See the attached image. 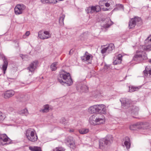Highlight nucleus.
I'll return each instance as SVG.
<instances>
[{
	"label": "nucleus",
	"mask_w": 151,
	"mask_h": 151,
	"mask_svg": "<svg viewBox=\"0 0 151 151\" xmlns=\"http://www.w3.org/2000/svg\"><path fill=\"white\" fill-rule=\"evenodd\" d=\"M58 80L59 82L63 85L66 84L67 86H70L73 83L70 74L64 71H61L60 73V77Z\"/></svg>",
	"instance_id": "nucleus-1"
},
{
	"label": "nucleus",
	"mask_w": 151,
	"mask_h": 151,
	"mask_svg": "<svg viewBox=\"0 0 151 151\" xmlns=\"http://www.w3.org/2000/svg\"><path fill=\"white\" fill-rule=\"evenodd\" d=\"M26 135L27 138L30 141L34 142L37 139V137L35 131L32 129H28L26 132Z\"/></svg>",
	"instance_id": "nucleus-2"
},
{
	"label": "nucleus",
	"mask_w": 151,
	"mask_h": 151,
	"mask_svg": "<svg viewBox=\"0 0 151 151\" xmlns=\"http://www.w3.org/2000/svg\"><path fill=\"white\" fill-rule=\"evenodd\" d=\"M113 138L111 135H109L106 136L102 139L99 142V146L101 148H103L106 145H109L113 141Z\"/></svg>",
	"instance_id": "nucleus-3"
},
{
	"label": "nucleus",
	"mask_w": 151,
	"mask_h": 151,
	"mask_svg": "<svg viewBox=\"0 0 151 151\" xmlns=\"http://www.w3.org/2000/svg\"><path fill=\"white\" fill-rule=\"evenodd\" d=\"M142 21L140 17H135L134 18L131 19L129 24V29H132L136 25L138 26L142 24Z\"/></svg>",
	"instance_id": "nucleus-4"
},
{
	"label": "nucleus",
	"mask_w": 151,
	"mask_h": 151,
	"mask_svg": "<svg viewBox=\"0 0 151 151\" xmlns=\"http://www.w3.org/2000/svg\"><path fill=\"white\" fill-rule=\"evenodd\" d=\"M101 10V7L98 5L89 6L87 8L86 12L87 13L92 14L95 12H98Z\"/></svg>",
	"instance_id": "nucleus-5"
},
{
	"label": "nucleus",
	"mask_w": 151,
	"mask_h": 151,
	"mask_svg": "<svg viewBox=\"0 0 151 151\" xmlns=\"http://www.w3.org/2000/svg\"><path fill=\"white\" fill-rule=\"evenodd\" d=\"M26 8L25 6L23 4H18L14 8V12L16 15H19L22 13Z\"/></svg>",
	"instance_id": "nucleus-6"
},
{
	"label": "nucleus",
	"mask_w": 151,
	"mask_h": 151,
	"mask_svg": "<svg viewBox=\"0 0 151 151\" xmlns=\"http://www.w3.org/2000/svg\"><path fill=\"white\" fill-rule=\"evenodd\" d=\"M66 143L70 148L74 149L76 148L74 140L73 137H68L66 139Z\"/></svg>",
	"instance_id": "nucleus-7"
},
{
	"label": "nucleus",
	"mask_w": 151,
	"mask_h": 151,
	"mask_svg": "<svg viewBox=\"0 0 151 151\" xmlns=\"http://www.w3.org/2000/svg\"><path fill=\"white\" fill-rule=\"evenodd\" d=\"M10 139L5 134H0V144L2 145H5V142H8V144L10 143Z\"/></svg>",
	"instance_id": "nucleus-8"
},
{
	"label": "nucleus",
	"mask_w": 151,
	"mask_h": 151,
	"mask_svg": "<svg viewBox=\"0 0 151 151\" xmlns=\"http://www.w3.org/2000/svg\"><path fill=\"white\" fill-rule=\"evenodd\" d=\"M121 102L122 106L123 108L127 109L129 107L131 103V101L130 100L127 99L125 98H121L120 100Z\"/></svg>",
	"instance_id": "nucleus-9"
},
{
	"label": "nucleus",
	"mask_w": 151,
	"mask_h": 151,
	"mask_svg": "<svg viewBox=\"0 0 151 151\" xmlns=\"http://www.w3.org/2000/svg\"><path fill=\"white\" fill-rule=\"evenodd\" d=\"M38 64V61L35 60L29 64V66L27 67V69L29 70V72H31L32 74L34 73Z\"/></svg>",
	"instance_id": "nucleus-10"
},
{
	"label": "nucleus",
	"mask_w": 151,
	"mask_h": 151,
	"mask_svg": "<svg viewBox=\"0 0 151 151\" xmlns=\"http://www.w3.org/2000/svg\"><path fill=\"white\" fill-rule=\"evenodd\" d=\"M147 58V57L145 56H142L141 54H135L134 55L133 60L136 61L137 63H139L142 61L144 60H146Z\"/></svg>",
	"instance_id": "nucleus-11"
},
{
	"label": "nucleus",
	"mask_w": 151,
	"mask_h": 151,
	"mask_svg": "<svg viewBox=\"0 0 151 151\" xmlns=\"http://www.w3.org/2000/svg\"><path fill=\"white\" fill-rule=\"evenodd\" d=\"M99 108V104H97L90 106L88 110V111L91 114L97 113H99L100 109Z\"/></svg>",
	"instance_id": "nucleus-12"
},
{
	"label": "nucleus",
	"mask_w": 151,
	"mask_h": 151,
	"mask_svg": "<svg viewBox=\"0 0 151 151\" xmlns=\"http://www.w3.org/2000/svg\"><path fill=\"white\" fill-rule=\"evenodd\" d=\"M105 121L104 116L103 115H100L96 116V125L103 124Z\"/></svg>",
	"instance_id": "nucleus-13"
},
{
	"label": "nucleus",
	"mask_w": 151,
	"mask_h": 151,
	"mask_svg": "<svg viewBox=\"0 0 151 151\" xmlns=\"http://www.w3.org/2000/svg\"><path fill=\"white\" fill-rule=\"evenodd\" d=\"M4 63L2 65H0V68L1 69L4 74L5 73V71L6 70L7 68L8 65V62L7 59L4 58L3 60Z\"/></svg>",
	"instance_id": "nucleus-14"
},
{
	"label": "nucleus",
	"mask_w": 151,
	"mask_h": 151,
	"mask_svg": "<svg viewBox=\"0 0 151 151\" xmlns=\"http://www.w3.org/2000/svg\"><path fill=\"white\" fill-rule=\"evenodd\" d=\"M91 55L88 53L87 52H85V54L84 55V56L81 58L84 61L86 62L87 63H90V60L91 56Z\"/></svg>",
	"instance_id": "nucleus-15"
},
{
	"label": "nucleus",
	"mask_w": 151,
	"mask_h": 151,
	"mask_svg": "<svg viewBox=\"0 0 151 151\" xmlns=\"http://www.w3.org/2000/svg\"><path fill=\"white\" fill-rule=\"evenodd\" d=\"M15 92L12 90H9L6 91L4 93V96L5 99H7L13 96Z\"/></svg>",
	"instance_id": "nucleus-16"
},
{
	"label": "nucleus",
	"mask_w": 151,
	"mask_h": 151,
	"mask_svg": "<svg viewBox=\"0 0 151 151\" xmlns=\"http://www.w3.org/2000/svg\"><path fill=\"white\" fill-rule=\"evenodd\" d=\"M137 130V129H145L147 128V125L145 123L137 122L136 123Z\"/></svg>",
	"instance_id": "nucleus-17"
},
{
	"label": "nucleus",
	"mask_w": 151,
	"mask_h": 151,
	"mask_svg": "<svg viewBox=\"0 0 151 151\" xmlns=\"http://www.w3.org/2000/svg\"><path fill=\"white\" fill-rule=\"evenodd\" d=\"M99 108L100 109L99 111V113L105 114L106 113V106L104 104H99Z\"/></svg>",
	"instance_id": "nucleus-18"
},
{
	"label": "nucleus",
	"mask_w": 151,
	"mask_h": 151,
	"mask_svg": "<svg viewBox=\"0 0 151 151\" xmlns=\"http://www.w3.org/2000/svg\"><path fill=\"white\" fill-rule=\"evenodd\" d=\"M45 35H47V31H45L43 32L42 31H40L38 32V37L41 39L47 38V37H46Z\"/></svg>",
	"instance_id": "nucleus-19"
},
{
	"label": "nucleus",
	"mask_w": 151,
	"mask_h": 151,
	"mask_svg": "<svg viewBox=\"0 0 151 151\" xmlns=\"http://www.w3.org/2000/svg\"><path fill=\"white\" fill-rule=\"evenodd\" d=\"M125 141L124 142V145L126 147L127 149H129L130 147V139L128 137H126L125 138Z\"/></svg>",
	"instance_id": "nucleus-20"
},
{
	"label": "nucleus",
	"mask_w": 151,
	"mask_h": 151,
	"mask_svg": "<svg viewBox=\"0 0 151 151\" xmlns=\"http://www.w3.org/2000/svg\"><path fill=\"white\" fill-rule=\"evenodd\" d=\"M89 122L90 124L92 125H96V117L93 115L89 118Z\"/></svg>",
	"instance_id": "nucleus-21"
},
{
	"label": "nucleus",
	"mask_w": 151,
	"mask_h": 151,
	"mask_svg": "<svg viewBox=\"0 0 151 151\" xmlns=\"http://www.w3.org/2000/svg\"><path fill=\"white\" fill-rule=\"evenodd\" d=\"M89 34L87 32H85L81 35L80 36V39L81 40H84L88 37Z\"/></svg>",
	"instance_id": "nucleus-22"
},
{
	"label": "nucleus",
	"mask_w": 151,
	"mask_h": 151,
	"mask_svg": "<svg viewBox=\"0 0 151 151\" xmlns=\"http://www.w3.org/2000/svg\"><path fill=\"white\" fill-rule=\"evenodd\" d=\"M107 49V53H111L112 50L114 49V44L111 43L109 44L108 46L106 47Z\"/></svg>",
	"instance_id": "nucleus-23"
},
{
	"label": "nucleus",
	"mask_w": 151,
	"mask_h": 151,
	"mask_svg": "<svg viewBox=\"0 0 151 151\" xmlns=\"http://www.w3.org/2000/svg\"><path fill=\"white\" fill-rule=\"evenodd\" d=\"M132 114L137 115L138 114L139 109L138 107L136 106H133L132 108Z\"/></svg>",
	"instance_id": "nucleus-24"
},
{
	"label": "nucleus",
	"mask_w": 151,
	"mask_h": 151,
	"mask_svg": "<svg viewBox=\"0 0 151 151\" xmlns=\"http://www.w3.org/2000/svg\"><path fill=\"white\" fill-rule=\"evenodd\" d=\"M65 16L64 14H61L59 19V24L60 26H63L64 25L63 20Z\"/></svg>",
	"instance_id": "nucleus-25"
},
{
	"label": "nucleus",
	"mask_w": 151,
	"mask_h": 151,
	"mask_svg": "<svg viewBox=\"0 0 151 151\" xmlns=\"http://www.w3.org/2000/svg\"><path fill=\"white\" fill-rule=\"evenodd\" d=\"M141 86H129V91L130 92H133L136 91L138 89L140 88Z\"/></svg>",
	"instance_id": "nucleus-26"
},
{
	"label": "nucleus",
	"mask_w": 151,
	"mask_h": 151,
	"mask_svg": "<svg viewBox=\"0 0 151 151\" xmlns=\"http://www.w3.org/2000/svg\"><path fill=\"white\" fill-rule=\"evenodd\" d=\"M58 64L57 62L53 63L50 65V68L52 71H54L57 68L56 67Z\"/></svg>",
	"instance_id": "nucleus-27"
},
{
	"label": "nucleus",
	"mask_w": 151,
	"mask_h": 151,
	"mask_svg": "<svg viewBox=\"0 0 151 151\" xmlns=\"http://www.w3.org/2000/svg\"><path fill=\"white\" fill-rule=\"evenodd\" d=\"M89 131L88 129L82 128L79 130V132L81 134H85L88 133Z\"/></svg>",
	"instance_id": "nucleus-28"
},
{
	"label": "nucleus",
	"mask_w": 151,
	"mask_h": 151,
	"mask_svg": "<svg viewBox=\"0 0 151 151\" xmlns=\"http://www.w3.org/2000/svg\"><path fill=\"white\" fill-rule=\"evenodd\" d=\"M29 148L32 151H42L40 147L36 146L34 147H30Z\"/></svg>",
	"instance_id": "nucleus-29"
},
{
	"label": "nucleus",
	"mask_w": 151,
	"mask_h": 151,
	"mask_svg": "<svg viewBox=\"0 0 151 151\" xmlns=\"http://www.w3.org/2000/svg\"><path fill=\"white\" fill-rule=\"evenodd\" d=\"M19 114L21 115L27 116L28 114V110L26 109L22 110L20 111Z\"/></svg>",
	"instance_id": "nucleus-30"
},
{
	"label": "nucleus",
	"mask_w": 151,
	"mask_h": 151,
	"mask_svg": "<svg viewBox=\"0 0 151 151\" xmlns=\"http://www.w3.org/2000/svg\"><path fill=\"white\" fill-rule=\"evenodd\" d=\"M142 48L147 51L151 50V45H147L146 46H142Z\"/></svg>",
	"instance_id": "nucleus-31"
},
{
	"label": "nucleus",
	"mask_w": 151,
	"mask_h": 151,
	"mask_svg": "<svg viewBox=\"0 0 151 151\" xmlns=\"http://www.w3.org/2000/svg\"><path fill=\"white\" fill-rule=\"evenodd\" d=\"M144 73L145 76H148V74H149V76L151 77V70H149L148 71L146 70V68H145V70L143 71Z\"/></svg>",
	"instance_id": "nucleus-32"
},
{
	"label": "nucleus",
	"mask_w": 151,
	"mask_h": 151,
	"mask_svg": "<svg viewBox=\"0 0 151 151\" xmlns=\"http://www.w3.org/2000/svg\"><path fill=\"white\" fill-rule=\"evenodd\" d=\"M81 89L83 90V91L86 92L88 90V87L86 85H83L81 87Z\"/></svg>",
	"instance_id": "nucleus-33"
},
{
	"label": "nucleus",
	"mask_w": 151,
	"mask_h": 151,
	"mask_svg": "<svg viewBox=\"0 0 151 151\" xmlns=\"http://www.w3.org/2000/svg\"><path fill=\"white\" fill-rule=\"evenodd\" d=\"M129 128L132 130H137L136 124L131 125L129 127Z\"/></svg>",
	"instance_id": "nucleus-34"
},
{
	"label": "nucleus",
	"mask_w": 151,
	"mask_h": 151,
	"mask_svg": "<svg viewBox=\"0 0 151 151\" xmlns=\"http://www.w3.org/2000/svg\"><path fill=\"white\" fill-rule=\"evenodd\" d=\"M60 122L61 123L65 125L67 124V121L63 117L61 119Z\"/></svg>",
	"instance_id": "nucleus-35"
},
{
	"label": "nucleus",
	"mask_w": 151,
	"mask_h": 151,
	"mask_svg": "<svg viewBox=\"0 0 151 151\" xmlns=\"http://www.w3.org/2000/svg\"><path fill=\"white\" fill-rule=\"evenodd\" d=\"M106 2L105 0H103L101 1H99V6H103L105 5V2Z\"/></svg>",
	"instance_id": "nucleus-36"
},
{
	"label": "nucleus",
	"mask_w": 151,
	"mask_h": 151,
	"mask_svg": "<svg viewBox=\"0 0 151 151\" xmlns=\"http://www.w3.org/2000/svg\"><path fill=\"white\" fill-rule=\"evenodd\" d=\"M106 47V48L102 49L101 50V52L102 54H104V53H107V51Z\"/></svg>",
	"instance_id": "nucleus-37"
},
{
	"label": "nucleus",
	"mask_w": 151,
	"mask_h": 151,
	"mask_svg": "<svg viewBox=\"0 0 151 151\" xmlns=\"http://www.w3.org/2000/svg\"><path fill=\"white\" fill-rule=\"evenodd\" d=\"M47 111V104H46L45 108L40 110V111L43 113L46 112Z\"/></svg>",
	"instance_id": "nucleus-38"
},
{
	"label": "nucleus",
	"mask_w": 151,
	"mask_h": 151,
	"mask_svg": "<svg viewBox=\"0 0 151 151\" xmlns=\"http://www.w3.org/2000/svg\"><path fill=\"white\" fill-rule=\"evenodd\" d=\"M151 42V35H150L145 41V42Z\"/></svg>",
	"instance_id": "nucleus-39"
},
{
	"label": "nucleus",
	"mask_w": 151,
	"mask_h": 151,
	"mask_svg": "<svg viewBox=\"0 0 151 151\" xmlns=\"http://www.w3.org/2000/svg\"><path fill=\"white\" fill-rule=\"evenodd\" d=\"M57 0H48V3L55 4L58 2Z\"/></svg>",
	"instance_id": "nucleus-40"
},
{
	"label": "nucleus",
	"mask_w": 151,
	"mask_h": 151,
	"mask_svg": "<svg viewBox=\"0 0 151 151\" xmlns=\"http://www.w3.org/2000/svg\"><path fill=\"white\" fill-rule=\"evenodd\" d=\"M110 22H111V24H106L104 25V27L105 28H108L112 24H113V22H111V21L110 20Z\"/></svg>",
	"instance_id": "nucleus-41"
},
{
	"label": "nucleus",
	"mask_w": 151,
	"mask_h": 151,
	"mask_svg": "<svg viewBox=\"0 0 151 151\" xmlns=\"http://www.w3.org/2000/svg\"><path fill=\"white\" fill-rule=\"evenodd\" d=\"M122 57V56L121 54H119L117 56L116 59L118 60L121 61V62Z\"/></svg>",
	"instance_id": "nucleus-42"
},
{
	"label": "nucleus",
	"mask_w": 151,
	"mask_h": 151,
	"mask_svg": "<svg viewBox=\"0 0 151 151\" xmlns=\"http://www.w3.org/2000/svg\"><path fill=\"white\" fill-rule=\"evenodd\" d=\"M4 114L0 111V121L4 119Z\"/></svg>",
	"instance_id": "nucleus-43"
},
{
	"label": "nucleus",
	"mask_w": 151,
	"mask_h": 151,
	"mask_svg": "<svg viewBox=\"0 0 151 151\" xmlns=\"http://www.w3.org/2000/svg\"><path fill=\"white\" fill-rule=\"evenodd\" d=\"M121 62V61L118 60L116 59L113 62V63L114 65H117L120 63Z\"/></svg>",
	"instance_id": "nucleus-44"
},
{
	"label": "nucleus",
	"mask_w": 151,
	"mask_h": 151,
	"mask_svg": "<svg viewBox=\"0 0 151 151\" xmlns=\"http://www.w3.org/2000/svg\"><path fill=\"white\" fill-rule=\"evenodd\" d=\"M29 34H30V32H29V31L27 32L25 34V35H23V38H25L24 36H28L29 35Z\"/></svg>",
	"instance_id": "nucleus-45"
},
{
	"label": "nucleus",
	"mask_w": 151,
	"mask_h": 151,
	"mask_svg": "<svg viewBox=\"0 0 151 151\" xmlns=\"http://www.w3.org/2000/svg\"><path fill=\"white\" fill-rule=\"evenodd\" d=\"M117 7L118 8H120V9H123L124 6L122 4H118L117 5Z\"/></svg>",
	"instance_id": "nucleus-46"
},
{
	"label": "nucleus",
	"mask_w": 151,
	"mask_h": 151,
	"mask_svg": "<svg viewBox=\"0 0 151 151\" xmlns=\"http://www.w3.org/2000/svg\"><path fill=\"white\" fill-rule=\"evenodd\" d=\"M41 2L44 4H46L47 3V0H40Z\"/></svg>",
	"instance_id": "nucleus-47"
},
{
	"label": "nucleus",
	"mask_w": 151,
	"mask_h": 151,
	"mask_svg": "<svg viewBox=\"0 0 151 151\" xmlns=\"http://www.w3.org/2000/svg\"><path fill=\"white\" fill-rule=\"evenodd\" d=\"M105 5L106 7H109L110 6V4L109 3H107V2H106L105 3Z\"/></svg>",
	"instance_id": "nucleus-48"
},
{
	"label": "nucleus",
	"mask_w": 151,
	"mask_h": 151,
	"mask_svg": "<svg viewBox=\"0 0 151 151\" xmlns=\"http://www.w3.org/2000/svg\"><path fill=\"white\" fill-rule=\"evenodd\" d=\"M53 109L52 107L50 106H49L48 105V111L49 110H52Z\"/></svg>",
	"instance_id": "nucleus-49"
},
{
	"label": "nucleus",
	"mask_w": 151,
	"mask_h": 151,
	"mask_svg": "<svg viewBox=\"0 0 151 151\" xmlns=\"http://www.w3.org/2000/svg\"><path fill=\"white\" fill-rule=\"evenodd\" d=\"M20 56L22 58V59H24V55H23L22 54H20Z\"/></svg>",
	"instance_id": "nucleus-50"
},
{
	"label": "nucleus",
	"mask_w": 151,
	"mask_h": 151,
	"mask_svg": "<svg viewBox=\"0 0 151 151\" xmlns=\"http://www.w3.org/2000/svg\"><path fill=\"white\" fill-rule=\"evenodd\" d=\"M145 45H151V42H145Z\"/></svg>",
	"instance_id": "nucleus-51"
},
{
	"label": "nucleus",
	"mask_w": 151,
	"mask_h": 151,
	"mask_svg": "<svg viewBox=\"0 0 151 151\" xmlns=\"http://www.w3.org/2000/svg\"><path fill=\"white\" fill-rule=\"evenodd\" d=\"M102 9L103 11H107L109 10L108 9L104 8H102Z\"/></svg>",
	"instance_id": "nucleus-52"
},
{
	"label": "nucleus",
	"mask_w": 151,
	"mask_h": 151,
	"mask_svg": "<svg viewBox=\"0 0 151 151\" xmlns=\"http://www.w3.org/2000/svg\"><path fill=\"white\" fill-rule=\"evenodd\" d=\"M72 50H70L69 51V54L70 55L71 54H72L73 53L72 52Z\"/></svg>",
	"instance_id": "nucleus-53"
},
{
	"label": "nucleus",
	"mask_w": 151,
	"mask_h": 151,
	"mask_svg": "<svg viewBox=\"0 0 151 151\" xmlns=\"http://www.w3.org/2000/svg\"><path fill=\"white\" fill-rule=\"evenodd\" d=\"M47 35H48V38L49 37H51V36L49 34L48 32V34H47Z\"/></svg>",
	"instance_id": "nucleus-54"
},
{
	"label": "nucleus",
	"mask_w": 151,
	"mask_h": 151,
	"mask_svg": "<svg viewBox=\"0 0 151 151\" xmlns=\"http://www.w3.org/2000/svg\"><path fill=\"white\" fill-rule=\"evenodd\" d=\"M149 62L151 63V59H150L149 60Z\"/></svg>",
	"instance_id": "nucleus-55"
},
{
	"label": "nucleus",
	"mask_w": 151,
	"mask_h": 151,
	"mask_svg": "<svg viewBox=\"0 0 151 151\" xmlns=\"http://www.w3.org/2000/svg\"><path fill=\"white\" fill-rule=\"evenodd\" d=\"M69 131L70 132H73V129L70 130Z\"/></svg>",
	"instance_id": "nucleus-56"
},
{
	"label": "nucleus",
	"mask_w": 151,
	"mask_h": 151,
	"mask_svg": "<svg viewBox=\"0 0 151 151\" xmlns=\"http://www.w3.org/2000/svg\"><path fill=\"white\" fill-rule=\"evenodd\" d=\"M57 0L58 1H63L64 0Z\"/></svg>",
	"instance_id": "nucleus-57"
},
{
	"label": "nucleus",
	"mask_w": 151,
	"mask_h": 151,
	"mask_svg": "<svg viewBox=\"0 0 151 151\" xmlns=\"http://www.w3.org/2000/svg\"><path fill=\"white\" fill-rule=\"evenodd\" d=\"M134 118H137V117H134Z\"/></svg>",
	"instance_id": "nucleus-58"
}]
</instances>
